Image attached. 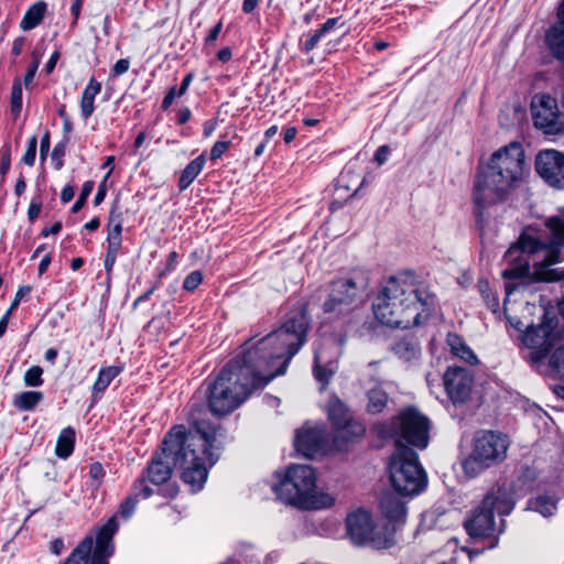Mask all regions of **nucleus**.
<instances>
[{"label":"nucleus","instance_id":"1","mask_svg":"<svg viewBox=\"0 0 564 564\" xmlns=\"http://www.w3.org/2000/svg\"><path fill=\"white\" fill-rule=\"evenodd\" d=\"M310 325L306 305L299 303L283 324L254 345L246 343L242 354L228 361L214 379L204 383L210 412L223 416L239 408L256 389L286 371L306 340Z\"/></svg>","mask_w":564,"mask_h":564},{"label":"nucleus","instance_id":"2","mask_svg":"<svg viewBox=\"0 0 564 564\" xmlns=\"http://www.w3.org/2000/svg\"><path fill=\"white\" fill-rule=\"evenodd\" d=\"M564 207L544 220L543 227L529 225L503 256L508 267L502 271L507 296L520 285L531 282L564 281V269L551 267L564 261ZM564 317V299L558 303Z\"/></svg>","mask_w":564,"mask_h":564},{"label":"nucleus","instance_id":"3","mask_svg":"<svg viewBox=\"0 0 564 564\" xmlns=\"http://www.w3.org/2000/svg\"><path fill=\"white\" fill-rule=\"evenodd\" d=\"M525 151L521 142L512 141L489 158L482 172L474 180V214L478 225L485 223V210L513 197L528 173Z\"/></svg>","mask_w":564,"mask_h":564},{"label":"nucleus","instance_id":"4","mask_svg":"<svg viewBox=\"0 0 564 564\" xmlns=\"http://www.w3.org/2000/svg\"><path fill=\"white\" fill-rule=\"evenodd\" d=\"M194 431L184 425L173 426L162 441V452L182 470V479L194 489H200L208 476V468L218 459L213 452L216 427L205 420L191 416Z\"/></svg>","mask_w":564,"mask_h":564},{"label":"nucleus","instance_id":"5","mask_svg":"<svg viewBox=\"0 0 564 564\" xmlns=\"http://www.w3.org/2000/svg\"><path fill=\"white\" fill-rule=\"evenodd\" d=\"M436 304L435 294L411 274L391 276L372 307L376 318L392 328H410L426 321Z\"/></svg>","mask_w":564,"mask_h":564},{"label":"nucleus","instance_id":"6","mask_svg":"<svg viewBox=\"0 0 564 564\" xmlns=\"http://www.w3.org/2000/svg\"><path fill=\"white\" fill-rule=\"evenodd\" d=\"M316 475L310 465H292L284 478L273 486V491L283 502L301 509H321L334 505L329 495H317Z\"/></svg>","mask_w":564,"mask_h":564},{"label":"nucleus","instance_id":"7","mask_svg":"<svg viewBox=\"0 0 564 564\" xmlns=\"http://www.w3.org/2000/svg\"><path fill=\"white\" fill-rule=\"evenodd\" d=\"M514 508L513 497L508 488L497 487L487 492L480 506L465 521V529L473 539H489V547L498 543V535L505 530V520L500 527L495 522V512L508 516Z\"/></svg>","mask_w":564,"mask_h":564},{"label":"nucleus","instance_id":"8","mask_svg":"<svg viewBox=\"0 0 564 564\" xmlns=\"http://www.w3.org/2000/svg\"><path fill=\"white\" fill-rule=\"evenodd\" d=\"M381 440H393L395 451L415 447L424 449L429 445L430 420L415 408H406L390 422L373 426Z\"/></svg>","mask_w":564,"mask_h":564},{"label":"nucleus","instance_id":"9","mask_svg":"<svg viewBox=\"0 0 564 564\" xmlns=\"http://www.w3.org/2000/svg\"><path fill=\"white\" fill-rule=\"evenodd\" d=\"M390 481L402 496L420 494L426 486V475L412 448L395 451L389 463Z\"/></svg>","mask_w":564,"mask_h":564},{"label":"nucleus","instance_id":"10","mask_svg":"<svg viewBox=\"0 0 564 564\" xmlns=\"http://www.w3.org/2000/svg\"><path fill=\"white\" fill-rule=\"evenodd\" d=\"M508 447V437L501 433L485 431L476 435L471 453L462 463L465 474L476 477L486 468L502 462Z\"/></svg>","mask_w":564,"mask_h":564},{"label":"nucleus","instance_id":"11","mask_svg":"<svg viewBox=\"0 0 564 564\" xmlns=\"http://www.w3.org/2000/svg\"><path fill=\"white\" fill-rule=\"evenodd\" d=\"M366 286V281L357 275L334 279L329 283L328 296L322 305L323 312L337 318L349 316L362 303Z\"/></svg>","mask_w":564,"mask_h":564},{"label":"nucleus","instance_id":"12","mask_svg":"<svg viewBox=\"0 0 564 564\" xmlns=\"http://www.w3.org/2000/svg\"><path fill=\"white\" fill-rule=\"evenodd\" d=\"M346 528L351 541L357 545L369 544L382 550L392 547L397 542L395 528L375 524L371 514L362 509L347 516Z\"/></svg>","mask_w":564,"mask_h":564},{"label":"nucleus","instance_id":"13","mask_svg":"<svg viewBox=\"0 0 564 564\" xmlns=\"http://www.w3.org/2000/svg\"><path fill=\"white\" fill-rule=\"evenodd\" d=\"M535 171L549 186L564 189V153L554 149L541 150L535 156Z\"/></svg>","mask_w":564,"mask_h":564},{"label":"nucleus","instance_id":"14","mask_svg":"<svg viewBox=\"0 0 564 564\" xmlns=\"http://www.w3.org/2000/svg\"><path fill=\"white\" fill-rule=\"evenodd\" d=\"M445 391L449 400L456 404L466 403L474 388V375L464 367H448L443 376Z\"/></svg>","mask_w":564,"mask_h":564},{"label":"nucleus","instance_id":"15","mask_svg":"<svg viewBox=\"0 0 564 564\" xmlns=\"http://www.w3.org/2000/svg\"><path fill=\"white\" fill-rule=\"evenodd\" d=\"M532 119L534 127L545 134L555 135L563 131L556 100L550 96H542L539 102L532 104Z\"/></svg>","mask_w":564,"mask_h":564},{"label":"nucleus","instance_id":"16","mask_svg":"<svg viewBox=\"0 0 564 564\" xmlns=\"http://www.w3.org/2000/svg\"><path fill=\"white\" fill-rule=\"evenodd\" d=\"M552 330L549 324L532 325L525 329L522 341L527 347L533 349L530 355L532 362L542 361L553 347Z\"/></svg>","mask_w":564,"mask_h":564},{"label":"nucleus","instance_id":"17","mask_svg":"<svg viewBox=\"0 0 564 564\" xmlns=\"http://www.w3.org/2000/svg\"><path fill=\"white\" fill-rule=\"evenodd\" d=\"M328 416L343 436L360 437L366 432L365 425L352 419L350 411L339 399L329 401Z\"/></svg>","mask_w":564,"mask_h":564},{"label":"nucleus","instance_id":"18","mask_svg":"<svg viewBox=\"0 0 564 564\" xmlns=\"http://www.w3.org/2000/svg\"><path fill=\"white\" fill-rule=\"evenodd\" d=\"M379 509L382 517L388 521V523L382 527H388L389 529L395 528L397 531L398 528L404 523L406 508L404 501L397 491L383 492L379 501Z\"/></svg>","mask_w":564,"mask_h":564},{"label":"nucleus","instance_id":"19","mask_svg":"<svg viewBox=\"0 0 564 564\" xmlns=\"http://www.w3.org/2000/svg\"><path fill=\"white\" fill-rule=\"evenodd\" d=\"M116 532V519L109 518V520L97 532L91 564H109L108 560L115 552V544L112 540Z\"/></svg>","mask_w":564,"mask_h":564},{"label":"nucleus","instance_id":"20","mask_svg":"<svg viewBox=\"0 0 564 564\" xmlns=\"http://www.w3.org/2000/svg\"><path fill=\"white\" fill-rule=\"evenodd\" d=\"M324 443V432L318 427H304L297 431L294 440L296 451L308 458L321 453Z\"/></svg>","mask_w":564,"mask_h":564},{"label":"nucleus","instance_id":"21","mask_svg":"<svg viewBox=\"0 0 564 564\" xmlns=\"http://www.w3.org/2000/svg\"><path fill=\"white\" fill-rule=\"evenodd\" d=\"M557 22L545 34V43L552 55L560 62H564V0L557 9Z\"/></svg>","mask_w":564,"mask_h":564},{"label":"nucleus","instance_id":"22","mask_svg":"<svg viewBox=\"0 0 564 564\" xmlns=\"http://www.w3.org/2000/svg\"><path fill=\"white\" fill-rule=\"evenodd\" d=\"M122 246V214L112 206L108 219L107 256L117 257Z\"/></svg>","mask_w":564,"mask_h":564},{"label":"nucleus","instance_id":"23","mask_svg":"<svg viewBox=\"0 0 564 564\" xmlns=\"http://www.w3.org/2000/svg\"><path fill=\"white\" fill-rule=\"evenodd\" d=\"M153 485L166 482L172 476L170 462H164L161 456H154L143 473Z\"/></svg>","mask_w":564,"mask_h":564},{"label":"nucleus","instance_id":"24","mask_svg":"<svg viewBox=\"0 0 564 564\" xmlns=\"http://www.w3.org/2000/svg\"><path fill=\"white\" fill-rule=\"evenodd\" d=\"M101 91V83L91 77L80 98V115L87 120L95 111V98Z\"/></svg>","mask_w":564,"mask_h":564},{"label":"nucleus","instance_id":"25","mask_svg":"<svg viewBox=\"0 0 564 564\" xmlns=\"http://www.w3.org/2000/svg\"><path fill=\"white\" fill-rule=\"evenodd\" d=\"M389 402L388 393L380 387H375L366 393V412L368 414H380Z\"/></svg>","mask_w":564,"mask_h":564},{"label":"nucleus","instance_id":"26","mask_svg":"<svg viewBox=\"0 0 564 564\" xmlns=\"http://www.w3.org/2000/svg\"><path fill=\"white\" fill-rule=\"evenodd\" d=\"M94 539L86 536L69 554L64 564H91L94 554Z\"/></svg>","mask_w":564,"mask_h":564},{"label":"nucleus","instance_id":"27","mask_svg":"<svg viewBox=\"0 0 564 564\" xmlns=\"http://www.w3.org/2000/svg\"><path fill=\"white\" fill-rule=\"evenodd\" d=\"M391 349L397 357L405 361H411L420 355V344L414 337L399 339Z\"/></svg>","mask_w":564,"mask_h":564},{"label":"nucleus","instance_id":"28","mask_svg":"<svg viewBox=\"0 0 564 564\" xmlns=\"http://www.w3.org/2000/svg\"><path fill=\"white\" fill-rule=\"evenodd\" d=\"M206 163V158L204 154L198 155L194 160H192L186 167L182 171L180 180H178V188L180 191H185L189 187V185L194 182V180L198 176V174L203 171Z\"/></svg>","mask_w":564,"mask_h":564},{"label":"nucleus","instance_id":"29","mask_svg":"<svg viewBox=\"0 0 564 564\" xmlns=\"http://www.w3.org/2000/svg\"><path fill=\"white\" fill-rule=\"evenodd\" d=\"M121 372L117 366L104 367L99 370L98 378L93 386V399L98 400L109 387L111 381Z\"/></svg>","mask_w":564,"mask_h":564},{"label":"nucleus","instance_id":"30","mask_svg":"<svg viewBox=\"0 0 564 564\" xmlns=\"http://www.w3.org/2000/svg\"><path fill=\"white\" fill-rule=\"evenodd\" d=\"M76 433L72 426L63 429L58 435L55 454L57 457L66 459L68 458L75 447Z\"/></svg>","mask_w":564,"mask_h":564},{"label":"nucleus","instance_id":"31","mask_svg":"<svg viewBox=\"0 0 564 564\" xmlns=\"http://www.w3.org/2000/svg\"><path fill=\"white\" fill-rule=\"evenodd\" d=\"M45 11H46L45 2L40 1V2L32 4L24 13V15L20 22V28L23 31H30V30L34 29L42 22L44 15H45Z\"/></svg>","mask_w":564,"mask_h":564},{"label":"nucleus","instance_id":"32","mask_svg":"<svg viewBox=\"0 0 564 564\" xmlns=\"http://www.w3.org/2000/svg\"><path fill=\"white\" fill-rule=\"evenodd\" d=\"M337 22L338 18H330L319 29L308 34L302 44V51L306 53L313 51L317 46L321 39L335 29Z\"/></svg>","mask_w":564,"mask_h":564},{"label":"nucleus","instance_id":"33","mask_svg":"<svg viewBox=\"0 0 564 564\" xmlns=\"http://www.w3.org/2000/svg\"><path fill=\"white\" fill-rule=\"evenodd\" d=\"M447 343L451 347V351L455 356L459 357L460 359L469 364H476L478 361L474 351L465 344V341L458 335L449 334Z\"/></svg>","mask_w":564,"mask_h":564},{"label":"nucleus","instance_id":"34","mask_svg":"<svg viewBox=\"0 0 564 564\" xmlns=\"http://www.w3.org/2000/svg\"><path fill=\"white\" fill-rule=\"evenodd\" d=\"M42 400L41 391H23L13 397V405L22 411H32Z\"/></svg>","mask_w":564,"mask_h":564},{"label":"nucleus","instance_id":"35","mask_svg":"<svg viewBox=\"0 0 564 564\" xmlns=\"http://www.w3.org/2000/svg\"><path fill=\"white\" fill-rule=\"evenodd\" d=\"M528 509L541 513L543 517H550L556 511V501L550 496L542 495L528 502Z\"/></svg>","mask_w":564,"mask_h":564},{"label":"nucleus","instance_id":"36","mask_svg":"<svg viewBox=\"0 0 564 564\" xmlns=\"http://www.w3.org/2000/svg\"><path fill=\"white\" fill-rule=\"evenodd\" d=\"M477 289L481 294V297L487 305V307L492 312L497 313L499 311V297L496 291H492L488 280L479 279L477 282Z\"/></svg>","mask_w":564,"mask_h":564},{"label":"nucleus","instance_id":"37","mask_svg":"<svg viewBox=\"0 0 564 564\" xmlns=\"http://www.w3.org/2000/svg\"><path fill=\"white\" fill-rule=\"evenodd\" d=\"M147 481L148 478L142 474L132 485L130 495L134 496L138 501L140 498L147 499L153 494L152 488L147 484Z\"/></svg>","mask_w":564,"mask_h":564},{"label":"nucleus","instance_id":"38","mask_svg":"<svg viewBox=\"0 0 564 564\" xmlns=\"http://www.w3.org/2000/svg\"><path fill=\"white\" fill-rule=\"evenodd\" d=\"M550 367L560 378H564V345L556 348L550 357Z\"/></svg>","mask_w":564,"mask_h":564},{"label":"nucleus","instance_id":"39","mask_svg":"<svg viewBox=\"0 0 564 564\" xmlns=\"http://www.w3.org/2000/svg\"><path fill=\"white\" fill-rule=\"evenodd\" d=\"M137 505H138V500L135 499V497L129 495L120 503V506L118 508V511H117V514L112 516L111 518H115L117 520V516H120L123 519H129L133 514ZM116 523H117V528H118L119 527L118 522L116 521Z\"/></svg>","mask_w":564,"mask_h":564},{"label":"nucleus","instance_id":"40","mask_svg":"<svg viewBox=\"0 0 564 564\" xmlns=\"http://www.w3.org/2000/svg\"><path fill=\"white\" fill-rule=\"evenodd\" d=\"M22 109V83L20 78H15L11 90V110L19 115Z\"/></svg>","mask_w":564,"mask_h":564},{"label":"nucleus","instance_id":"41","mask_svg":"<svg viewBox=\"0 0 564 564\" xmlns=\"http://www.w3.org/2000/svg\"><path fill=\"white\" fill-rule=\"evenodd\" d=\"M94 186H95L94 181H86L84 183L80 194H79V197L72 206V213L76 214L84 207V205L87 202V198L89 197V195L91 194V192L94 189Z\"/></svg>","mask_w":564,"mask_h":564},{"label":"nucleus","instance_id":"42","mask_svg":"<svg viewBox=\"0 0 564 564\" xmlns=\"http://www.w3.org/2000/svg\"><path fill=\"white\" fill-rule=\"evenodd\" d=\"M43 369L40 366H32L24 375V383L28 387H40L43 383Z\"/></svg>","mask_w":564,"mask_h":564},{"label":"nucleus","instance_id":"43","mask_svg":"<svg viewBox=\"0 0 564 564\" xmlns=\"http://www.w3.org/2000/svg\"><path fill=\"white\" fill-rule=\"evenodd\" d=\"M31 56H32V62L30 63L28 70L23 78V83L26 88H29V86L32 84L34 76L37 72L39 65L41 63V55L36 51H33Z\"/></svg>","mask_w":564,"mask_h":564},{"label":"nucleus","instance_id":"44","mask_svg":"<svg viewBox=\"0 0 564 564\" xmlns=\"http://www.w3.org/2000/svg\"><path fill=\"white\" fill-rule=\"evenodd\" d=\"M11 166V148L9 144H6L0 150V175L2 182L6 178L7 173L9 172Z\"/></svg>","mask_w":564,"mask_h":564},{"label":"nucleus","instance_id":"45","mask_svg":"<svg viewBox=\"0 0 564 564\" xmlns=\"http://www.w3.org/2000/svg\"><path fill=\"white\" fill-rule=\"evenodd\" d=\"M36 147H37V137L32 135L28 141L26 151L22 156V162L28 166H33L35 163L36 156Z\"/></svg>","mask_w":564,"mask_h":564},{"label":"nucleus","instance_id":"46","mask_svg":"<svg viewBox=\"0 0 564 564\" xmlns=\"http://www.w3.org/2000/svg\"><path fill=\"white\" fill-rule=\"evenodd\" d=\"M203 282V274L196 270L191 272L183 282V289L189 292L195 291Z\"/></svg>","mask_w":564,"mask_h":564},{"label":"nucleus","instance_id":"47","mask_svg":"<svg viewBox=\"0 0 564 564\" xmlns=\"http://www.w3.org/2000/svg\"><path fill=\"white\" fill-rule=\"evenodd\" d=\"M314 361H315V365H314L315 378L322 383H327L330 379L332 372L328 371L325 367L319 365V357L317 354H315Z\"/></svg>","mask_w":564,"mask_h":564},{"label":"nucleus","instance_id":"48","mask_svg":"<svg viewBox=\"0 0 564 564\" xmlns=\"http://www.w3.org/2000/svg\"><path fill=\"white\" fill-rule=\"evenodd\" d=\"M231 141H217L210 150V160H217L230 148Z\"/></svg>","mask_w":564,"mask_h":564},{"label":"nucleus","instance_id":"49","mask_svg":"<svg viewBox=\"0 0 564 564\" xmlns=\"http://www.w3.org/2000/svg\"><path fill=\"white\" fill-rule=\"evenodd\" d=\"M64 154H65V147L62 143H58L54 147L52 151V160L55 162V169L61 170L64 165Z\"/></svg>","mask_w":564,"mask_h":564},{"label":"nucleus","instance_id":"50","mask_svg":"<svg viewBox=\"0 0 564 564\" xmlns=\"http://www.w3.org/2000/svg\"><path fill=\"white\" fill-rule=\"evenodd\" d=\"M129 67L130 61L128 58H121L112 66L111 74L113 77L121 76L129 70Z\"/></svg>","mask_w":564,"mask_h":564},{"label":"nucleus","instance_id":"51","mask_svg":"<svg viewBox=\"0 0 564 564\" xmlns=\"http://www.w3.org/2000/svg\"><path fill=\"white\" fill-rule=\"evenodd\" d=\"M110 176V172H108L102 182L98 185V189H97V193L95 195V198H94V205L95 206H98L99 204H101L106 197V194H107V187H106V183H107V180L108 177Z\"/></svg>","mask_w":564,"mask_h":564},{"label":"nucleus","instance_id":"52","mask_svg":"<svg viewBox=\"0 0 564 564\" xmlns=\"http://www.w3.org/2000/svg\"><path fill=\"white\" fill-rule=\"evenodd\" d=\"M105 469L102 467V465L99 463V462H95L93 464H90L89 466V477L95 480V481H99L104 478L105 476Z\"/></svg>","mask_w":564,"mask_h":564},{"label":"nucleus","instance_id":"53","mask_svg":"<svg viewBox=\"0 0 564 564\" xmlns=\"http://www.w3.org/2000/svg\"><path fill=\"white\" fill-rule=\"evenodd\" d=\"M30 292H31V286H29V285L20 286L15 293V296H14L11 305H10L11 310H15L19 306L22 299L24 296H26Z\"/></svg>","mask_w":564,"mask_h":564},{"label":"nucleus","instance_id":"54","mask_svg":"<svg viewBox=\"0 0 564 564\" xmlns=\"http://www.w3.org/2000/svg\"><path fill=\"white\" fill-rule=\"evenodd\" d=\"M42 208L41 202L32 200L28 208V218L33 223L40 215Z\"/></svg>","mask_w":564,"mask_h":564},{"label":"nucleus","instance_id":"55","mask_svg":"<svg viewBox=\"0 0 564 564\" xmlns=\"http://www.w3.org/2000/svg\"><path fill=\"white\" fill-rule=\"evenodd\" d=\"M223 29V22L219 21L214 28H212L205 39L206 44H213L217 41L219 33Z\"/></svg>","mask_w":564,"mask_h":564},{"label":"nucleus","instance_id":"56","mask_svg":"<svg viewBox=\"0 0 564 564\" xmlns=\"http://www.w3.org/2000/svg\"><path fill=\"white\" fill-rule=\"evenodd\" d=\"M390 153V149L388 145H381L377 149L375 153V160L379 165H382L387 160Z\"/></svg>","mask_w":564,"mask_h":564},{"label":"nucleus","instance_id":"57","mask_svg":"<svg viewBox=\"0 0 564 564\" xmlns=\"http://www.w3.org/2000/svg\"><path fill=\"white\" fill-rule=\"evenodd\" d=\"M175 97H178V96H177L176 87L173 86L169 89V91L166 93V95L164 96V98L162 100V109H164V110L169 109V107L173 104Z\"/></svg>","mask_w":564,"mask_h":564},{"label":"nucleus","instance_id":"58","mask_svg":"<svg viewBox=\"0 0 564 564\" xmlns=\"http://www.w3.org/2000/svg\"><path fill=\"white\" fill-rule=\"evenodd\" d=\"M75 195V187L73 185H66L61 193V200L62 203L66 204L69 203Z\"/></svg>","mask_w":564,"mask_h":564},{"label":"nucleus","instance_id":"59","mask_svg":"<svg viewBox=\"0 0 564 564\" xmlns=\"http://www.w3.org/2000/svg\"><path fill=\"white\" fill-rule=\"evenodd\" d=\"M50 145H51V142H50V132L48 131H45L43 137H42V140H41V145H40V154H41V158L44 159L45 155L47 154L48 150H50Z\"/></svg>","mask_w":564,"mask_h":564},{"label":"nucleus","instance_id":"60","mask_svg":"<svg viewBox=\"0 0 564 564\" xmlns=\"http://www.w3.org/2000/svg\"><path fill=\"white\" fill-rule=\"evenodd\" d=\"M193 78H194V74H193V73H188V74L183 78L182 84H181V86H180V88H178V90H177V96H178V97L183 96V95L187 91V89H188V87H189V85H191V83H192Z\"/></svg>","mask_w":564,"mask_h":564},{"label":"nucleus","instance_id":"61","mask_svg":"<svg viewBox=\"0 0 564 564\" xmlns=\"http://www.w3.org/2000/svg\"><path fill=\"white\" fill-rule=\"evenodd\" d=\"M25 37L19 36L13 41L11 53L14 56H19L24 47Z\"/></svg>","mask_w":564,"mask_h":564},{"label":"nucleus","instance_id":"62","mask_svg":"<svg viewBox=\"0 0 564 564\" xmlns=\"http://www.w3.org/2000/svg\"><path fill=\"white\" fill-rule=\"evenodd\" d=\"M50 550L53 554L59 555L64 550V541L61 538L54 539L51 542Z\"/></svg>","mask_w":564,"mask_h":564},{"label":"nucleus","instance_id":"63","mask_svg":"<svg viewBox=\"0 0 564 564\" xmlns=\"http://www.w3.org/2000/svg\"><path fill=\"white\" fill-rule=\"evenodd\" d=\"M25 189H26V183H25L24 176L22 174H20L19 178L17 180L15 186H14V194L20 197L21 195L24 194Z\"/></svg>","mask_w":564,"mask_h":564},{"label":"nucleus","instance_id":"64","mask_svg":"<svg viewBox=\"0 0 564 564\" xmlns=\"http://www.w3.org/2000/svg\"><path fill=\"white\" fill-rule=\"evenodd\" d=\"M191 116H192V112H191L189 108L185 107V108L180 109V111L177 113V123L178 124L186 123L191 119Z\"/></svg>","mask_w":564,"mask_h":564}]
</instances>
